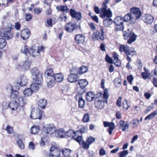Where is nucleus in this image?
Here are the masks:
<instances>
[{"label":"nucleus","instance_id":"f257e3e1","mask_svg":"<svg viewBox=\"0 0 157 157\" xmlns=\"http://www.w3.org/2000/svg\"><path fill=\"white\" fill-rule=\"evenodd\" d=\"M130 13H128L129 20L128 22L130 24L133 25L136 21L140 19L142 15V12L140 9L136 7H133L130 9Z\"/></svg>","mask_w":157,"mask_h":157},{"label":"nucleus","instance_id":"f03ea898","mask_svg":"<svg viewBox=\"0 0 157 157\" xmlns=\"http://www.w3.org/2000/svg\"><path fill=\"white\" fill-rule=\"evenodd\" d=\"M13 27L12 25H9L5 29H2L1 36L6 40H9L12 39L13 37V34L11 31Z\"/></svg>","mask_w":157,"mask_h":157},{"label":"nucleus","instance_id":"7ed1b4c3","mask_svg":"<svg viewBox=\"0 0 157 157\" xmlns=\"http://www.w3.org/2000/svg\"><path fill=\"white\" fill-rule=\"evenodd\" d=\"M42 135L47 136L48 135L53 134L56 130L55 126L52 124H47L44 126L43 128Z\"/></svg>","mask_w":157,"mask_h":157},{"label":"nucleus","instance_id":"20e7f679","mask_svg":"<svg viewBox=\"0 0 157 157\" xmlns=\"http://www.w3.org/2000/svg\"><path fill=\"white\" fill-rule=\"evenodd\" d=\"M44 48L43 47L33 46L30 48L29 53L33 57L38 56L44 52Z\"/></svg>","mask_w":157,"mask_h":157},{"label":"nucleus","instance_id":"39448f33","mask_svg":"<svg viewBox=\"0 0 157 157\" xmlns=\"http://www.w3.org/2000/svg\"><path fill=\"white\" fill-rule=\"evenodd\" d=\"M107 6L105 3L103 4V6L101 8L100 17L102 18H110L112 13L110 9H107Z\"/></svg>","mask_w":157,"mask_h":157},{"label":"nucleus","instance_id":"423d86ee","mask_svg":"<svg viewBox=\"0 0 157 157\" xmlns=\"http://www.w3.org/2000/svg\"><path fill=\"white\" fill-rule=\"evenodd\" d=\"M33 80H36L40 82L42 80V73L37 68L34 67L30 70Z\"/></svg>","mask_w":157,"mask_h":157},{"label":"nucleus","instance_id":"0eeeda50","mask_svg":"<svg viewBox=\"0 0 157 157\" xmlns=\"http://www.w3.org/2000/svg\"><path fill=\"white\" fill-rule=\"evenodd\" d=\"M30 117L33 119H41L42 118L41 111L38 108L33 109L31 112Z\"/></svg>","mask_w":157,"mask_h":157},{"label":"nucleus","instance_id":"6e6552de","mask_svg":"<svg viewBox=\"0 0 157 157\" xmlns=\"http://www.w3.org/2000/svg\"><path fill=\"white\" fill-rule=\"evenodd\" d=\"M28 80L27 77L24 75H22L19 77L17 80V82L21 86H25L27 83Z\"/></svg>","mask_w":157,"mask_h":157},{"label":"nucleus","instance_id":"1a4fd4ad","mask_svg":"<svg viewBox=\"0 0 157 157\" xmlns=\"http://www.w3.org/2000/svg\"><path fill=\"white\" fill-rule=\"evenodd\" d=\"M142 20L146 24H151L153 22L154 18L151 15L145 14L142 17Z\"/></svg>","mask_w":157,"mask_h":157},{"label":"nucleus","instance_id":"9d476101","mask_svg":"<svg viewBox=\"0 0 157 157\" xmlns=\"http://www.w3.org/2000/svg\"><path fill=\"white\" fill-rule=\"evenodd\" d=\"M76 99L78 101V106L80 108H83L85 104V101L83 99L82 96L81 94H78L75 96Z\"/></svg>","mask_w":157,"mask_h":157},{"label":"nucleus","instance_id":"9b49d317","mask_svg":"<svg viewBox=\"0 0 157 157\" xmlns=\"http://www.w3.org/2000/svg\"><path fill=\"white\" fill-rule=\"evenodd\" d=\"M42 81L39 82L37 80H33V82L30 86V88L33 91L35 92L38 90Z\"/></svg>","mask_w":157,"mask_h":157},{"label":"nucleus","instance_id":"f8f14e48","mask_svg":"<svg viewBox=\"0 0 157 157\" xmlns=\"http://www.w3.org/2000/svg\"><path fill=\"white\" fill-rule=\"evenodd\" d=\"M128 14H126L124 17V19L121 17L118 16L116 17L114 19V23L116 25H119V24H123V21L127 22L128 21L127 17Z\"/></svg>","mask_w":157,"mask_h":157},{"label":"nucleus","instance_id":"ddd939ff","mask_svg":"<svg viewBox=\"0 0 157 157\" xmlns=\"http://www.w3.org/2000/svg\"><path fill=\"white\" fill-rule=\"evenodd\" d=\"M51 154L53 157H59L60 154L59 149L54 147H52L50 149Z\"/></svg>","mask_w":157,"mask_h":157},{"label":"nucleus","instance_id":"4468645a","mask_svg":"<svg viewBox=\"0 0 157 157\" xmlns=\"http://www.w3.org/2000/svg\"><path fill=\"white\" fill-rule=\"evenodd\" d=\"M30 35V31L27 29H23L21 32V38L24 40L27 39Z\"/></svg>","mask_w":157,"mask_h":157},{"label":"nucleus","instance_id":"2eb2a0df","mask_svg":"<svg viewBox=\"0 0 157 157\" xmlns=\"http://www.w3.org/2000/svg\"><path fill=\"white\" fill-rule=\"evenodd\" d=\"M27 101V98L25 96H20L17 99V102L19 106L21 107H24L26 104Z\"/></svg>","mask_w":157,"mask_h":157},{"label":"nucleus","instance_id":"dca6fc26","mask_svg":"<svg viewBox=\"0 0 157 157\" xmlns=\"http://www.w3.org/2000/svg\"><path fill=\"white\" fill-rule=\"evenodd\" d=\"M75 39L77 43L81 44L85 41V37L82 34H78L75 36Z\"/></svg>","mask_w":157,"mask_h":157},{"label":"nucleus","instance_id":"f3484780","mask_svg":"<svg viewBox=\"0 0 157 157\" xmlns=\"http://www.w3.org/2000/svg\"><path fill=\"white\" fill-rule=\"evenodd\" d=\"M65 28L66 31L71 32L74 30L75 27L73 23L70 22L66 24L65 27Z\"/></svg>","mask_w":157,"mask_h":157},{"label":"nucleus","instance_id":"a211bd4d","mask_svg":"<svg viewBox=\"0 0 157 157\" xmlns=\"http://www.w3.org/2000/svg\"><path fill=\"white\" fill-rule=\"evenodd\" d=\"M78 76L77 74H70L68 76L67 79L71 82H75L77 81Z\"/></svg>","mask_w":157,"mask_h":157},{"label":"nucleus","instance_id":"6ab92c4d","mask_svg":"<svg viewBox=\"0 0 157 157\" xmlns=\"http://www.w3.org/2000/svg\"><path fill=\"white\" fill-rule=\"evenodd\" d=\"M45 76L47 78L48 80L51 78V77L53 78L54 75L53 73V71L51 68H48L45 71L44 73Z\"/></svg>","mask_w":157,"mask_h":157},{"label":"nucleus","instance_id":"aec40b11","mask_svg":"<svg viewBox=\"0 0 157 157\" xmlns=\"http://www.w3.org/2000/svg\"><path fill=\"white\" fill-rule=\"evenodd\" d=\"M95 96L94 94L92 92H88L86 95V100L89 101H93L95 98Z\"/></svg>","mask_w":157,"mask_h":157},{"label":"nucleus","instance_id":"412c9836","mask_svg":"<svg viewBox=\"0 0 157 157\" xmlns=\"http://www.w3.org/2000/svg\"><path fill=\"white\" fill-rule=\"evenodd\" d=\"M53 78L57 82H61L63 80L64 76L61 73H59L54 75Z\"/></svg>","mask_w":157,"mask_h":157},{"label":"nucleus","instance_id":"4be33fe9","mask_svg":"<svg viewBox=\"0 0 157 157\" xmlns=\"http://www.w3.org/2000/svg\"><path fill=\"white\" fill-rule=\"evenodd\" d=\"M137 37V35H135L134 33H130L128 35V37H129L128 44H131L132 42L135 41L136 40Z\"/></svg>","mask_w":157,"mask_h":157},{"label":"nucleus","instance_id":"5701e85b","mask_svg":"<svg viewBox=\"0 0 157 157\" xmlns=\"http://www.w3.org/2000/svg\"><path fill=\"white\" fill-rule=\"evenodd\" d=\"M40 131L39 126L38 125H33L30 129V132L33 134H36Z\"/></svg>","mask_w":157,"mask_h":157},{"label":"nucleus","instance_id":"b1692460","mask_svg":"<svg viewBox=\"0 0 157 157\" xmlns=\"http://www.w3.org/2000/svg\"><path fill=\"white\" fill-rule=\"evenodd\" d=\"M9 107L13 110H15L17 109L18 107V103L15 101H12L9 104Z\"/></svg>","mask_w":157,"mask_h":157},{"label":"nucleus","instance_id":"393cba45","mask_svg":"<svg viewBox=\"0 0 157 157\" xmlns=\"http://www.w3.org/2000/svg\"><path fill=\"white\" fill-rule=\"evenodd\" d=\"M76 133H79V131L75 132L72 129L69 130L66 132V136L74 139Z\"/></svg>","mask_w":157,"mask_h":157},{"label":"nucleus","instance_id":"a878e982","mask_svg":"<svg viewBox=\"0 0 157 157\" xmlns=\"http://www.w3.org/2000/svg\"><path fill=\"white\" fill-rule=\"evenodd\" d=\"M95 105L97 109H101L103 108L104 106V102L101 100H98L95 101Z\"/></svg>","mask_w":157,"mask_h":157},{"label":"nucleus","instance_id":"bb28decb","mask_svg":"<svg viewBox=\"0 0 157 157\" xmlns=\"http://www.w3.org/2000/svg\"><path fill=\"white\" fill-rule=\"evenodd\" d=\"M47 101L46 100L44 99H40L38 102V105L40 108L42 109H44L46 105Z\"/></svg>","mask_w":157,"mask_h":157},{"label":"nucleus","instance_id":"cd10ccee","mask_svg":"<svg viewBox=\"0 0 157 157\" xmlns=\"http://www.w3.org/2000/svg\"><path fill=\"white\" fill-rule=\"evenodd\" d=\"M78 84L81 88L83 89L88 85V82L86 79H80L78 80Z\"/></svg>","mask_w":157,"mask_h":157},{"label":"nucleus","instance_id":"c85d7f7f","mask_svg":"<svg viewBox=\"0 0 157 157\" xmlns=\"http://www.w3.org/2000/svg\"><path fill=\"white\" fill-rule=\"evenodd\" d=\"M33 91L30 88L25 89L23 91L25 96L29 97L31 96L33 93Z\"/></svg>","mask_w":157,"mask_h":157},{"label":"nucleus","instance_id":"c756f323","mask_svg":"<svg viewBox=\"0 0 157 157\" xmlns=\"http://www.w3.org/2000/svg\"><path fill=\"white\" fill-rule=\"evenodd\" d=\"M66 132H64V130L62 129H60L57 130L56 133L57 136L60 138H63L66 136Z\"/></svg>","mask_w":157,"mask_h":157},{"label":"nucleus","instance_id":"7c9ffc66","mask_svg":"<svg viewBox=\"0 0 157 157\" xmlns=\"http://www.w3.org/2000/svg\"><path fill=\"white\" fill-rule=\"evenodd\" d=\"M113 22L112 19L110 18H106L103 21V24L105 27H108Z\"/></svg>","mask_w":157,"mask_h":157},{"label":"nucleus","instance_id":"2f4dec72","mask_svg":"<svg viewBox=\"0 0 157 157\" xmlns=\"http://www.w3.org/2000/svg\"><path fill=\"white\" fill-rule=\"evenodd\" d=\"M157 115V109L155 110L153 112L147 115L145 118V120L147 119L150 120L154 118Z\"/></svg>","mask_w":157,"mask_h":157},{"label":"nucleus","instance_id":"473e14b6","mask_svg":"<svg viewBox=\"0 0 157 157\" xmlns=\"http://www.w3.org/2000/svg\"><path fill=\"white\" fill-rule=\"evenodd\" d=\"M88 70L87 67L82 66L78 69V74H82L86 72Z\"/></svg>","mask_w":157,"mask_h":157},{"label":"nucleus","instance_id":"72a5a7b5","mask_svg":"<svg viewBox=\"0 0 157 157\" xmlns=\"http://www.w3.org/2000/svg\"><path fill=\"white\" fill-rule=\"evenodd\" d=\"M71 151V150L66 148L63 149L62 150V152L63 155L66 157H69Z\"/></svg>","mask_w":157,"mask_h":157},{"label":"nucleus","instance_id":"f704fd0d","mask_svg":"<svg viewBox=\"0 0 157 157\" xmlns=\"http://www.w3.org/2000/svg\"><path fill=\"white\" fill-rule=\"evenodd\" d=\"M31 65V63L29 61H25L22 66V69L25 70L28 69Z\"/></svg>","mask_w":157,"mask_h":157},{"label":"nucleus","instance_id":"c9c22d12","mask_svg":"<svg viewBox=\"0 0 157 157\" xmlns=\"http://www.w3.org/2000/svg\"><path fill=\"white\" fill-rule=\"evenodd\" d=\"M79 133H76L75 135L74 139L77 142H78L79 144H80L82 141V139L81 136H80L78 135Z\"/></svg>","mask_w":157,"mask_h":157},{"label":"nucleus","instance_id":"e433bc0d","mask_svg":"<svg viewBox=\"0 0 157 157\" xmlns=\"http://www.w3.org/2000/svg\"><path fill=\"white\" fill-rule=\"evenodd\" d=\"M89 114L88 113L84 114L82 119V121L84 123H87L90 121Z\"/></svg>","mask_w":157,"mask_h":157},{"label":"nucleus","instance_id":"4c0bfd02","mask_svg":"<svg viewBox=\"0 0 157 157\" xmlns=\"http://www.w3.org/2000/svg\"><path fill=\"white\" fill-rule=\"evenodd\" d=\"M119 50L121 52H124L126 54L127 58L128 59V50L125 45H120Z\"/></svg>","mask_w":157,"mask_h":157},{"label":"nucleus","instance_id":"58836bf2","mask_svg":"<svg viewBox=\"0 0 157 157\" xmlns=\"http://www.w3.org/2000/svg\"><path fill=\"white\" fill-rule=\"evenodd\" d=\"M7 42L5 39L3 38H0V49H2L6 45Z\"/></svg>","mask_w":157,"mask_h":157},{"label":"nucleus","instance_id":"ea45409f","mask_svg":"<svg viewBox=\"0 0 157 157\" xmlns=\"http://www.w3.org/2000/svg\"><path fill=\"white\" fill-rule=\"evenodd\" d=\"M136 53L135 51L134 48H129L128 46V55H131L132 56L136 55Z\"/></svg>","mask_w":157,"mask_h":157},{"label":"nucleus","instance_id":"a19ab883","mask_svg":"<svg viewBox=\"0 0 157 157\" xmlns=\"http://www.w3.org/2000/svg\"><path fill=\"white\" fill-rule=\"evenodd\" d=\"M113 83L116 87H119L121 84V80L119 78H117L113 81Z\"/></svg>","mask_w":157,"mask_h":157},{"label":"nucleus","instance_id":"79ce46f5","mask_svg":"<svg viewBox=\"0 0 157 157\" xmlns=\"http://www.w3.org/2000/svg\"><path fill=\"white\" fill-rule=\"evenodd\" d=\"M115 128L114 124L112 122H111V124L109 126V128L108 129V132L110 134H111L113 130Z\"/></svg>","mask_w":157,"mask_h":157},{"label":"nucleus","instance_id":"37998d69","mask_svg":"<svg viewBox=\"0 0 157 157\" xmlns=\"http://www.w3.org/2000/svg\"><path fill=\"white\" fill-rule=\"evenodd\" d=\"M124 26L123 24H119V25H116L115 27V30L118 31L121 30H123L124 29Z\"/></svg>","mask_w":157,"mask_h":157},{"label":"nucleus","instance_id":"c03bdc74","mask_svg":"<svg viewBox=\"0 0 157 157\" xmlns=\"http://www.w3.org/2000/svg\"><path fill=\"white\" fill-rule=\"evenodd\" d=\"M99 32L98 31H96L95 32L93 33L92 34V38L94 40H98V36L99 35Z\"/></svg>","mask_w":157,"mask_h":157},{"label":"nucleus","instance_id":"a18cd8bd","mask_svg":"<svg viewBox=\"0 0 157 157\" xmlns=\"http://www.w3.org/2000/svg\"><path fill=\"white\" fill-rule=\"evenodd\" d=\"M127 154L128 151L127 150L118 153L119 157H127Z\"/></svg>","mask_w":157,"mask_h":157},{"label":"nucleus","instance_id":"49530a36","mask_svg":"<svg viewBox=\"0 0 157 157\" xmlns=\"http://www.w3.org/2000/svg\"><path fill=\"white\" fill-rule=\"evenodd\" d=\"M28 147L29 150H34L35 148V145L34 142H30L29 143Z\"/></svg>","mask_w":157,"mask_h":157},{"label":"nucleus","instance_id":"de8ad7c7","mask_svg":"<svg viewBox=\"0 0 157 157\" xmlns=\"http://www.w3.org/2000/svg\"><path fill=\"white\" fill-rule=\"evenodd\" d=\"M78 127L79 128V130L78 131H79V132H80L81 133H84L86 132V129L85 128L83 125H79Z\"/></svg>","mask_w":157,"mask_h":157},{"label":"nucleus","instance_id":"09e8293b","mask_svg":"<svg viewBox=\"0 0 157 157\" xmlns=\"http://www.w3.org/2000/svg\"><path fill=\"white\" fill-rule=\"evenodd\" d=\"M78 68L75 67H72L70 70V74H78Z\"/></svg>","mask_w":157,"mask_h":157},{"label":"nucleus","instance_id":"8fccbe9b","mask_svg":"<svg viewBox=\"0 0 157 157\" xmlns=\"http://www.w3.org/2000/svg\"><path fill=\"white\" fill-rule=\"evenodd\" d=\"M99 34L98 36V40L100 39L101 40H103L105 39V38L104 36V32L102 29L101 30V33L99 32Z\"/></svg>","mask_w":157,"mask_h":157},{"label":"nucleus","instance_id":"3c124183","mask_svg":"<svg viewBox=\"0 0 157 157\" xmlns=\"http://www.w3.org/2000/svg\"><path fill=\"white\" fill-rule=\"evenodd\" d=\"M95 140V138L92 137L90 136L88 138L86 141V142L88 143L90 145L92 143L94 142Z\"/></svg>","mask_w":157,"mask_h":157},{"label":"nucleus","instance_id":"603ef678","mask_svg":"<svg viewBox=\"0 0 157 157\" xmlns=\"http://www.w3.org/2000/svg\"><path fill=\"white\" fill-rule=\"evenodd\" d=\"M6 129L8 132L10 134L12 133L13 131V128L11 127L9 125H7Z\"/></svg>","mask_w":157,"mask_h":157},{"label":"nucleus","instance_id":"864d4df0","mask_svg":"<svg viewBox=\"0 0 157 157\" xmlns=\"http://www.w3.org/2000/svg\"><path fill=\"white\" fill-rule=\"evenodd\" d=\"M18 95V92L17 91H13L11 94V97L14 99L17 98Z\"/></svg>","mask_w":157,"mask_h":157},{"label":"nucleus","instance_id":"5fc2aeb1","mask_svg":"<svg viewBox=\"0 0 157 157\" xmlns=\"http://www.w3.org/2000/svg\"><path fill=\"white\" fill-rule=\"evenodd\" d=\"M103 98L105 99H107L109 97V94L108 93V90L107 89H105L104 90V92L103 94Z\"/></svg>","mask_w":157,"mask_h":157},{"label":"nucleus","instance_id":"6e6d98bb","mask_svg":"<svg viewBox=\"0 0 157 157\" xmlns=\"http://www.w3.org/2000/svg\"><path fill=\"white\" fill-rule=\"evenodd\" d=\"M29 50L28 48V47L26 46H25L23 48H22L21 51L22 52L27 54L29 52Z\"/></svg>","mask_w":157,"mask_h":157},{"label":"nucleus","instance_id":"4d7b16f0","mask_svg":"<svg viewBox=\"0 0 157 157\" xmlns=\"http://www.w3.org/2000/svg\"><path fill=\"white\" fill-rule=\"evenodd\" d=\"M81 144L84 148L86 149H88L89 148L90 145L88 143L86 142V141L85 142L83 141L81 143Z\"/></svg>","mask_w":157,"mask_h":157},{"label":"nucleus","instance_id":"13d9d810","mask_svg":"<svg viewBox=\"0 0 157 157\" xmlns=\"http://www.w3.org/2000/svg\"><path fill=\"white\" fill-rule=\"evenodd\" d=\"M105 60L108 63H113V61L112 59L110 57L108 54H107L106 56V57L105 58Z\"/></svg>","mask_w":157,"mask_h":157},{"label":"nucleus","instance_id":"bf43d9fd","mask_svg":"<svg viewBox=\"0 0 157 157\" xmlns=\"http://www.w3.org/2000/svg\"><path fill=\"white\" fill-rule=\"evenodd\" d=\"M73 17L75 18L77 20H80L81 18V13L80 12L76 13Z\"/></svg>","mask_w":157,"mask_h":157},{"label":"nucleus","instance_id":"052dcab7","mask_svg":"<svg viewBox=\"0 0 157 157\" xmlns=\"http://www.w3.org/2000/svg\"><path fill=\"white\" fill-rule=\"evenodd\" d=\"M48 82L47 85L48 87H51L54 85L55 82L53 80H50Z\"/></svg>","mask_w":157,"mask_h":157},{"label":"nucleus","instance_id":"680f3d73","mask_svg":"<svg viewBox=\"0 0 157 157\" xmlns=\"http://www.w3.org/2000/svg\"><path fill=\"white\" fill-rule=\"evenodd\" d=\"M17 143L19 147L21 149H23L24 148L25 146L21 140H19L17 141Z\"/></svg>","mask_w":157,"mask_h":157},{"label":"nucleus","instance_id":"e2e57ef3","mask_svg":"<svg viewBox=\"0 0 157 157\" xmlns=\"http://www.w3.org/2000/svg\"><path fill=\"white\" fill-rule=\"evenodd\" d=\"M141 75L142 78L144 79L147 78L149 77L148 74L145 72H142Z\"/></svg>","mask_w":157,"mask_h":157},{"label":"nucleus","instance_id":"0e129e2a","mask_svg":"<svg viewBox=\"0 0 157 157\" xmlns=\"http://www.w3.org/2000/svg\"><path fill=\"white\" fill-rule=\"evenodd\" d=\"M32 17V16L29 13H27L25 15V20L26 21H29L31 20Z\"/></svg>","mask_w":157,"mask_h":157},{"label":"nucleus","instance_id":"69168bd1","mask_svg":"<svg viewBox=\"0 0 157 157\" xmlns=\"http://www.w3.org/2000/svg\"><path fill=\"white\" fill-rule=\"evenodd\" d=\"M127 101L126 99H125L123 102V107L125 110H127L128 109Z\"/></svg>","mask_w":157,"mask_h":157},{"label":"nucleus","instance_id":"338daca9","mask_svg":"<svg viewBox=\"0 0 157 157\" xmlns=\"http://www.w3.org/2000/svg\"><path fill=\"white\" fill-rule=\"evenodd\" d=\"M113 60H117L118 59V55L116 52H113Z\"/></svg>","mask_w":157,"mask_h":157},{"label":"nucleus","instance_id":"774afa93","mask_svg":"<svg viewBox=\"0 0 157 157\" xmlns=\"http://www.w3.org/2000/svg\"><path fill=\"white\" fill-rule=\"evenodd\" d=\"M152 82L153 83L154 86L157 87V78H153Z\"/></svg>","mask_w":157,"mask_h":157}]
</instances>
